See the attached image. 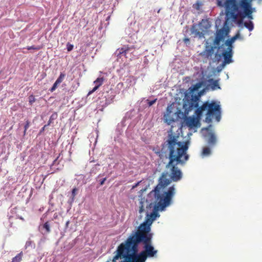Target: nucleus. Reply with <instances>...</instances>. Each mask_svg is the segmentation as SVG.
Masks as SVG:
<instances>
[{
  "instance_id": "nucleus-3",
  "label": "nucleus",
  "mask_w": 262,
  "mask_h": 262,
  "mask_svg": "<svg viewBox=\"0 0 262 262\" xmlns=\"http://www.w3.org/2000/svg\"><path fill=\"white\" fill-rule=\"evenodd\" d=\"M179 137L173 134L172 132L168 133L167 139L162 144L161 150L164 152L168 153L169 162L166 167L170 170V179L168 178L167 172H163L167 174V178L170 182L171 181L177 182L182 177V172L178 167L179 164L183 165L188 160L189 156L187 154L189 148V142H182L178 141Z\"/></svg>"
},
{
  "instance_id": "nucleus-6",
  "label": "nucleus",
  "mask_w": 262,
  "mask_h": 262,
  "mask_svg": "<svg viewBox=\"0 0 262 262\" xmlns=\"http://www.w3.org/2000/svg\"><path fill=\"white\" fill-rule=\"evenodd\" d=\"M207 23V21L202 19L198 25H193L191 28V34L194 35V37H199L200 38L204 37L205 32L209 28L208 25H204V24Z\"/></svg>"
},
{
  "instance_id": "nucleus-39",
  "label": "nucleus",
  "mask_w": 262,
  "mask_h": 262,
  "mask_svg": "<svg viewBox=\"0 0 262 262\" xmlns=\"http://www.w3.org/2000/svg\"><path fill=\"white\" fill-rule=\"evenodd\" d=\"M69 223H70V221H68L66 222V227H68Z\"/></svg>"
},
{
  "instance_id": "nucleus-32",
  "label": "nucleus",
  "mask_w": 262,
  "mask_h": 262,
  "mask_svg": "<svg viewBox=\"0 0 262 262\" xmlns=\"http://www.w3.org/2000/svg\"><path fill=\"white\" fill-rule=\"evenodd\" d=\"M156 101H157V99H155L153 100L149 101L148 102V105L151 106L156 102Z\"/></svg>"
},
{
  "instance_id": "nucleus-42",
  "label": "nucleus",
  "mask_w": 262,
  "mask_h": 262,
  "mask_svg": "<svg viewBox=\"0 0 262 262\" xmlns=\"http://www.w3.org/2000/svg\"><path fill=\"white\" fill-rule=\"evenodd\" d=\"M18 218L22 221H24V219L21 216H19L18 217Z\"/></svg>"
},
{
  "instance_id": "nucleus-26",
  "label": "nucleus",
  "mask_w": 262,
  "mask_h": 262,
  "mask_svg": "<svg viewBox=\"0 0 262 262\" xmlns=\"http://www.w3.org/2000/svg\"><path fill=\"white\" fill-rule=\"evenodd\" d=\"M27 49L28 50H39L41 49V48L39 46L36 47L34 46H28Z\"/></svg>"
},
{
  "instance_id": "nucleus-8",
  "label": "nucleus",
  "mask_w": 262,
  "mask_h": 262,
  "mask_svg": "<svg viewBox=\"0 0 262 262\" xmlns=\"http://www.w3.org/2000/svg\"><path fill=\"white\" fill-rule=\"evenodd\" d=\"M216 46H212L208 45L207 42L204 50L200 54V55L204 59H211L214 55V49L216 48Z\"/></svg>"
},
{
  "instance_id": "nucleus-2",
  "label": "nucleus",
  "mask_w": 262,
  "mask_h": 262,
  "mask_svg": "<svg viewBox=\"0 0 262 262\" xmlns=\"http://www.w3.org/2000/svg\"><path fill=\"white\" fill-rule=\"evenodd\" d=\"M170 184V181L167 178V174L164 173L159 178L157 186L148 193L149 198L154 197L155 205L151 209L152 212L150 214H148V212L146 213L145 222L138 227L136 232L150 233V225L159 216L158 211H164L171 204L172 198L176 193V189L173 185L166 190V188Z\"/></svg>"
},
{
  "instance_id": "nucleus-29",
  "label": "nucleus",
  "mask_w": 262,
  "mask_h": 262,
  "mask_svg": "<svg viewBox=\"0 0 262 262\" xmlns=\"http://www.w3.org/2000/svg\"><path fill=\"white\" fill-rule=\"evenodd\" d=\"M239 34L238 33L229 39L230 40V41L233 43L235 41V40L239 37Z\"/></svg>"
},
{
  "instance_id": "nucleus-37",
  "label": "nucleus",
  "mask_w": 262,
  "mask_h": 262,
  "mask_svg": "<svg viewBox=\"0 0 262 262\" xmlns=\"http://www.w3.org/2000/svg\"><path fill=\"white\" fill-rule=\"evenodd\" d=\"M140 183V182H138L137 183H136L135 185H134L133 187H132V189H134L135 188H136V187H137V186L139 185V183Z\"/></svg>"
},
{
  "instance_id": "nucleus-31",
  "label": "nucleus",
  "mask_w": 262,
  "mask_h": 262,
  "mask_svg": "<svg viewBox=\"0 0 262 262\" xmlns=\"http://www.w3.org/2000/svg\"><path fill=\"white\" fill-rule=\"evenodd\" d=\"M200 6H201V4L199 2H196L195 4H194L193 5V7L198 10H200Z\"/></svg>"
},
{
  "instance_id": "nucleus-16",
  "label": "nucleus",
  "mask_w": 262,
  "mask_h": 262,
  "mask_svg": "<svg viewBox=\"0 0 262 262\" xmlns=\"http://www.w3.org/2000/svg\"><path fill=\"white\" fill-rule=\"evenodd\" d=\"M23 255V252H20L12 258L11 262H20L22 259Z\"/></svg>"
},
{
  "instance_id": "nucleus-36",
  "label": "nucleus",
  "mask_w": 262,
  "mask_h": 262,
  "mask_svg": "<svg viewBox=\"0 0 262 262\" xmlns=\"http://www.w3.org/2000/svg\"><path fill=\"white\" fill-rule=\"evenodd\" d=\"M106 178H103L101 181H100V185H103L105 182V181H106Z\"/></svg>"
},
{
  "instance_id": "nucleus-35",
  "label": "nucleus",
  "mask_w": 262,
  "mask_h": 262,
  "mask_svg": "<svg viewBox=\"0 0 262 262\" xmlns=\"http://www.w3.org/2000/svg\"><path fill=\"white\" fill-rule=\"evenodd\" d=\"M183 41L185 43H188L190 41V39L189 38H185L184 39H183Z\"/></svg>"
},
{
  "instance_id": "nucleus-41",
  "label": "nucleus",
  "mask_w": 262,
  "mask_h": 262,
  "mask_svg": "<svg viewBox=\"0 0 262 262\" xmlns=\"http://www.w3.org/2000/svg\"><path fill=\"white\" fill-rule=\"evenodd\" d=\"M145 190V189H143L142 190H141L139 192L141 194L143 191H144Z\"/></svg>"
},
{
  "instance_id": "nucleus-17",
  "label": "nucleus",
  "mask_w": 262,
  "mask_h": 262,
  "mask_svg": "<svg viewBox=\"0 0 262 262\" xmlns=\"http://www.w3.org/2000/svg\"><path fill=\"white\" fill-rule=\"evenodd\" d=\"M210 154H211V150L209 147H206L203 149V151H202V156H203V157L208 156L210 155Z\"/></svg>"
},
{
  "instance_id": "nucleus-24",
  "label": "nucleus",
  "mask_w": 262,
  "mask_h": 262,
  "mask_svg": "<svg viewBox=\"0 0 262 262\" xmlns=\"http://www.w3.org/2000/svg\"><path fill=\"white\" fill-rule=\"evenodd\" d=\"M30 121L29 120H27L26 122V124L25 125V126H24V135H26V131L28 129V128L30 126Z\"/></svg>"
},
{
  "instance_id": "nucleus-9",
  "label": "nucleus",
  "mask_w": 262,
  "mask_h": 262,
  "mask_svg": "<svg viewBox=\"0 0 262 262\" xmlns=\"http://www.w3.org/2000/svg\"><path fill=\"white\" fill-rule=\"evenodd\" d=\"M227 35V32L225 29L222 28L217 30L213 42L214 46H219L221 42L224 40Z\"/></svg>"
},
{
  "instance_id": "nucleus-34",
  "label": "nucleus",
  "mask_w": 262,
  "mask_h": 262,
  "mask_svg": "<svg viewBox=\"0 0 262 262\" xmlns=\"http://www.w3.org/2000/svg\"><path fill=\"white\" fill-rule=\"evenodd\" d=\"M172 111H171V108H170L169 106H168L167 109H166V113L167 114H170L171 113Z\"/></svg>"
},
{
  "instance_id": "nucleus-22",
  "label": "nucleus",
  "mask_w": 262,
  "mask_h": 262,
  "mask_svg": "<svg viewBox=\"0 0 262 262\" xmlns=\"http://www.w3.org/2000/svg\"><path fill=\"white\" fill-rule=\"evenodd\" d=\"M43 228L46 229L47 233H49L51 231L50 227L49 222H46L43 225Z\"/></svg>"
},
{
  "instance_id": "nucleus-19",
  "label": "nucleus",
  "mask_w": 262,
  "mask_h": 262,
  "mask_svg": "<svg viewBox=\"0 0 262 262\" xmlns=\"http://www.w3.org/2000/svg\"><path fill=\"white\" fill-rule=\"evenodd\" d=\"M233 43L230 41L229 39H227L225 41L224 45L227 47V50H231L232 51L233 48V46L232 45Z\"/></svg>"
},
{
  "instance_id": "nucleus-13",
  "label": "nucleus",
  "mask_w": 262,
  "mask_h": 262,
  "mask_svg": "<svg viewBox=\"0 0 262 262\" xmlns=\"http://www.w3.org/2000/svg\"><path fill=\"white\" fill-rule=\"evenodd\" d=\"M209 82L210 83V85L212 90L220 89L218 80L211 79L209 80Z\"/></svg>"
},
{
  "instance_id": "nucleus-27",
  "label": "nucleus",
  "mask_w": 262,
  "mask_h": 262,
  "mask_svg": "<svg viewBox=\"0 0 262 262\" xmlns=\"http://www.w3.org/2000/svg\"><path fill=\"white\" fill-rule=\"evenodd\" d=\"M35 101V97L33 95H31L29 97V103L32 105Z\"/></svg>"
},
{
  "instance_id": "nucleus-12",
  "label": "nucleus",
  "mask_w": 262,
  "mask_h": 262,
  "mask_svg": "<svg viewBox=\"0 0 262 262\" xmlns=\"http://www.w3.org/2000/svg\"><path fill=\"white\" fill-rule=\"evenodd\" d=\"M130 49L131 48L128 46L122 48L121 49H118L117 51V52H118V56H120L122 54H124V55H126V54L128 52Z\"/></svg>"
},
{
  "instance_id": "nucleus-1",
  "label": "nucleus",
  "mask_w": 262,
  "mask_h": 262,
  "mask_svg": "<svg viewBox=\"0 0 262 262\" xmlns=\"http://www.w3.org/2000/svg\"><path fill=\"white\" fill-rule=\"evenodd\" d=\"M152 234L135 232L122 243L114 253L113 262L122 258L121 262H145L148 257H154L157 253L151 245Z\"/></svg>"
},
{
  "instance_id": "nucleus-21",
  "label": "nucleus",
  "mask_w": 262,
  "mask_h": 262,
  "mask_svg": "<svg viewBox=\"0 0 262 262\" xmlns=\"http://www.w3.org/2000/svg\"><path fill=\"white\" fill-rule=\"evenodd\" d=\"M104 80V79L103 77H99L94 81V83L99 86H100L103 84Z\"/></svg>"
},
{
  "instance_id": "nucleus-10",
  "label": "nucleus",
  "mask_w": 262,
  "mask_h": 262,
  "mask_svg": "<svg viewBox=\"0 0 262 262\" xmlns=\"http://www.w3.org/2000/svg\"><path fill=\"white\" fill-rule=\"evenodd\" d=\"M199 118H195L194 117H186L185 119V122L186 125L192 128L194 127H196L199 123Z\"/></svg>"
},
{
  "instance_id": "nucleus-33",
  "label": "nucleus",
  "mask_w": 262,
  "mask_h": 262,
  "mask_svg": "<svg viewBox=\"0 0 262 262\" xmlns=\"http://www.w3.org/2000/svg\"><path fill=\"white\" fill-rule=\"evenodd\" d=\"M77 190V189L76 188L73 189L72 191V194L73 198L75 197V196L76 195V192Z\"/></svg>"
},
{
  "instance_id": "nucleus-28",
  "label": "nucleus",
  "mask_w": 262,
  "mask_h": 262,
  "mask_svg": "<svg viewBox=\"0 0 262 262\" xmlns=\"http://www.w3.org/2000/svg\"><path fill=\"white\" fill-rule=\"evenodd\" d=\"M74 46L72 44H71L69 42H68L67 44V49L68 51L70 52L72 51L73 49Z\"/></svg>"
},
{
  "instance_id": "nucleus-43",
  "label": "nucleus",
  "mask_w": 262,
  "mask_h": 262,
  "mask_svg": "<svg viewBox=\"0 0 262 262\" xmlns=\"http://www.w3.org/2000/svg\"><path fill=\"white\" fill-rule=\"evenodd\" d=\"M160 10H161V9H159L158 10L157 12H158V13H160Z\"/></svg>"
},
{
  "instance_id": "nucleus-38",
  "label": "nucleus",
  "mask_w": 262,
  "mask_h": 262,
  "mask_svg": "<svg viewBox=\"0 0 262 262\" xmlns=\"http://www.w3.org/2000/svg\"><path fill=\"white\" fill-rule=\"evenodd\" d=\"M31 244V241H28V242H26V246H29Z\"/></svg>"
},
{
  "instance_id": "nucleus-14",
  "label": "nucleus",
  "mask_w": 262,
  "mask_h": 262,
  "mask_svg": "<svg viewBox=\"0 0 262 262\" xmlns=\"http://www.w3.org/2000/svg\"><path fill=\"white\" fill-rule=\"evenodd\" d=\"M165 122L168 125H170L172 122H174V119L170 116V114H166L164 116Z\"/></svg>"
},
{
  "instance_id": "nucleus-4",
  "label": "nucleus",
  "mask_w": 262,
  "mask_h": 262,
  "mask_svg": "<svg viewBox=\"0 0 262 262\" xmlns=\"http://www.w3.org/2000/svg\"><path fill=\"white\" fill-rule=\"evenodd\" d=\"M200 83H196L190 87L185 92L183 105L185 114L188 115L189 112L196 108L195 115L196 117L200 118L202 116L203 112L207 111L206 122H211V117L214 116L216 121L219 122L221 118V108L219 104L213 101L210 103L206 101L201 106H199L201 94L200 93H196V91L200 88Z\"/></svg>"
},
{
  "instance_id": "nucleus-5",
  "label": "nucleus",
  "mask_w": 262,
  "mask_h": 262,
  "mask_svg": "<svg viewBox=\"0 0 262 262\" xmlns=\"http://www.w3.org/2000/svg\"><path fill=\"white\" fill-rule=\"evenodd\" d=\"M253 0H216L217 5L225 8L226 23H232L237 21L240 25L243 20L247 17L250 20L253 19L252 13L255 12L252 7Z\"/></svg>"
},
{
  "instance_id": "nucleus-11",
  "label": "nucleus",
  "mask_w": 262,
  "mask_h": 262,
  "mask_svg": "<svg viewBox=\"0 0 262 262\" xmlns=\"http://www.w3.org/2000/svg\"><path fill=\"white\" fill-rule=\"evenodd\" d=\"M233 55V52L231 50H225L222 53V55L224 57L223 65L226 64H229L232 62V57Z\"/></svg>"
},
{
  "instance_id": "nucleus-40",
  "label": "nucleus",
  "mask_w": 262,
  "mask_h": 262,
  "mask_svg": "<svg viewBox=\"0 0 262 262\" xmlns=\"http://www.w3.org/2000/svg\"><path fill=\"white\" fill-rule=\"evenodd\" d=\"M58 158V157H57L56 159H55L53 162V164H55V162H56V161L57 160V159Z\"/></svg>"
},
{
  "instance_id": "nucleus-18",
  "label": "nucleus",
  "mask_w": 262,
  "mask_h": 262,
  "mask_svg": "<svg viewBox=\"0 0 262 262\" xmlns=\"http://www.w3.org/2000/svg\"><path fill=\"white\" fill-rule=\"evenodd\" d=\"M244 26L247 28L250 31L253 30L254 28L253 24L251 21H249V22H245Z\"/></svg>"
},
{
  "instance_id": "nucleus-7",
  "label": "nucleus",
  "mask_w": 262,
  "mask_h": 262,
  "mask_svg": "<svg viewBox=\"0 0 262 262\" xmlns=\"http://www.w3.org/2000/svg\"><path fill=\"white\" fill-rule=\"evenodd\" d=\"M154 205V197L149 198L148 194L147 199L141 198L139 202V213L142 214L143 212H148L151 210Z\"/></svg>"
},
{
  "instance_id": "nucleus-25",
  "label": "nucleus",
  "mask_w": 262,
  "mask_h": 262,
  "mask_svg": "<svg viewBox=\"0 0 262 262\" xmlns=\"http://www.w3.org/2000/svg\"><path fill=\"white\" fill-rule=\"evenodd\" d=\"M59 84H60L59 83H58L57 81H56L55 82V83L53 84L52 87L50 90V91L51 92H54L56 89V88H57L58 85Z\"/></svg>"
},
{
  "instance_id": "nucleus-23",
  "label": "nucleus",
  "mask_w": 262,
  "mask_h": 262,
  "mask_svg": "<svg viewBox=\"0 0 262 262\" xmlns=\"http://www.w3.org/2000/svg\"><path fill=\"white\" fill-rule=\"evenodd\" d=\"M65 76H66L65 74H64L63 73H61L59 77L57 78V79L56 81H57L58 83H60L63 81Z\"/></svg>"
},
{
  "instance_id": "nucleus-20",
  "label": "nucleus",
  "mask_w": 262,
  "mask_h": 262,
  "mask_svg": "<svg viewBox=\"0 0 262 262\" xmlns=\"http://www.w3.org/2000/svg\"><path fill=\"white\" fill-rule=\"evenodd\" d=\"M58 115L56 112H54L52 114V115L50 116L49 120L48 123V125H49L51 123L53 122V121L55 120H56L57 118Z\"/></svg>"
},
{
  "instance_id": "nucleus-30",
  "label": "nucleus",
  "mask_w": 262,
  "mask_h": 262,
  "mask_svg": "<svg viewBox=\"0 0 262 262\" xmlns=\"http://www.w3.org/2000/svg\"><path fill=\"white\" fill-rule=\"evenodd\" d=\"M100 86H98L97 85H96L90 91L89 93H88V95H90L91 94H92V93H93L94 92H95Z\"/></svg>"
},
{
  "instance_id": "nucleus-15",
  "label": "nucleus",
  "mask_w": 262,
  "mask_h": 262,
  "mask_svg": "<svg viewBox=\"0 0 262 262\" xmlns=\"http://www.w3.org/2000/svg\"><path fill=\"white\" fill-rule=\"evenodd\" d=\"M216 139L215 135L212 133L210 134L208 141V144L210 145H214L216 143Z\"/></svg>"
}]
</instances>
